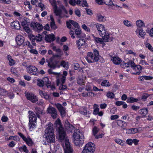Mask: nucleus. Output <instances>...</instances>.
Instances as JSON below:
<instances>
[{
    "label": "nucleus",
    "mask_w": 153,
    "mask_h": 153,
    "mask_svg": "<svg viewBox=\"0 0 153 153\" xmlns=\"http://www.w3.org/2000/svg\"><path fill=\"white\" fill-rule=\"evenodd\" d=\"M140 100L139 98H136L133 97H128L127 98V102L128 103H133L134 102H137Z\"/></svg>",
    "instance_id": "f704fd0d"
},
{
    "label": "nucleus",
    "mask_w": 153,
    "mask_h": 153,
    "mask_svg": "<svg viewBox=\"0 0 153 153\" xmlns=\"http://www.w3.org/2000/svg\"><path fill=\"white\" fill-rule=\"evenodd\" d=\"M74 145L79 147L82 146L84 142V136L82 133L78 129H75L72 135Z\"/></svg>",
    "instance_id": "7ed1b4c3"
},
{
    "label": "nucleus",
    "mask_w": 153,
    "mask_h": 153,
    "mask_svg": "<svg viewBox=\"0 0 153 153\" xmlns=\"http://www.w3.org/2000/svg\"><path fill=\"white\" fill-rule=\"evenodd\" d=\"M54 125L59 133V140L62 143L65 153H73V150L70 146L69 139L66 136V133L62 127L59 119H58L56 120Z\"/></svg>",
    "instance_id": "f257e3e1"
},
{
    "label": "nucleus",
    "mask_w": 153,
    "mask_h": 153,
    "mask_svg": "<svg viewBox=\"0 0 153 153\" xmlns=\"http://www.w3.org/2000/svg\"><path fill=\"white\" fill-rule=\"evenodd\" d=\"M125 52L126 54H132L135 56H136V53L131 50L126 49L125 50Z\"/></svg>",
    "instance_id": "49530a36"
},
{
    "label": "nucleus",
    "mask_w": 153,
    "mask_h": 153,
    "mask_svg": "<svg viewBox=\"0 0 153 153\" xmlns=\"http://www.w3.org/2000/svg\"><path fill=\"white\" fill-rule=\"evenodd\" d=\"M135 24L136 26L138 27L141 28L145 26V23L144 22L140 19H139L136 21Z\"/></svg>",
    "instance_id": "2f4dec72"
},
{
    "label": "nucleus",
    "mask_w": 153,
    "mask_h": 153,
    "mask_svg": "<svg viewBox=\"0 0 153 153\" xmlns=\"http://www.w3.org/2000/svg\"><path fill=\"white\" fill-rule=\"evenodd\" d=\"M47 62L48 63V66L50 68L54 69L56 68H59L60 67V65L58 64L57 62L54 63L53 62V58H51L48 60H46Z\"/></svg>",
    "instance_id": "f8f14e48"
},
{
    "label": "nucleus",
    "mask_w": 153,
    "mask_h": 153,
    "mask_svg": "<svg viewBox=\"0 0 153 153\" xmlns=\"http://www.w3.org/2000/svg\"><path fill=\"white\" fill-rule=\"evenodd\" d=\"M131 62H133V61L129 60L128 62L126 63L123 62L121 63L120 66L122 68H124L129 67L130 65H131Z\"/></svg>",
    "instance_id": "c9c22d12"
},
{
    "label": "nucleus",
    "mask_w": 153,
    "mask_h": 153,
    "mask_svg": "<svg viewBox=\"0 0 153 153\" xmlns=\"http://www.w3.org/2000/svg\"><path fill=\"white\" fill-rule=\"evenodd\" d=\"M49 1L53 7L54 13L56 16H61L62 12H64L65 13H67V11L63 6L61 7V9H58L56 5V1L55 0H49Z\"/></svg>",
    "instance_id": "0eeeda50"
},
{
    "label": "nucleus",
    "mask_w": 153,
    "mask_h": 153,
    "mask_svg": "<svg viewBox=\"0 0 153 153\" xmlns=\"http://www.w3.org/2000/svg\"><path fill=\"white\" fill-rule=\"evenodd\" d=\"M67 74L68 73L66 71H63L62 76L59 75V76L57 77L56 84L58 85L59 83H64L65 82L66 77Z\"/></svg>",
    "instance_id": "9b49d317"
},
{
    "label": "nucleus",
    "mask_w": 153,
    "mask_h": 153,
    "mask_svg": "<svg viewBox=\"0 0 153 153\" xmlns=\"http://www.w3.org/2000/svg\"><path fill=\"white\" fill-rule=\"evenodd\" d=\"M104 36H102L104 42H109L112 41L113 37L111 36L110 33L106 31L104 33Z\"/></svg>",
    "instance_id": "dca6fc26"
},
{
    "label": "nucleus",
    "mask_w": 153,
    "mask_h": 153,
    "mask_svg": "<svg viewBox=\"0 0 153 153\" xmlns=\"http://www.w3.org/2000/svg\"><path fill=\"white\" fill-rule=\"evenodd\" d=\"M68 49L69 48L67 45H63V50L64 51L66 56H68L69 55L68 53L67 52Z\"/></svg>",
    "instance_id": "de8ad7c7"
},
{
    "label": "nucleus",
    "mask_w": 153,
    "mask_h": 153,
    "mask_svg": "<svg viewBox=\"0 0 153 153\" xmlns=\"http://www.w3.org/2000/svg\"><path fill=\"white\" fill-rule=\"evenodd\" d=\"M145 45L146 47L148 48L149 50L152 52H153V48L152 47L150 44L149 43H146L145 44Z\"/></svg>",
    "instance_id": "680f3d73"
},
{
    "label": "nucleus",
    "mask_w": 153,
    "mask_h": 153,
    "mask_svg": "<svg viewBox=\"0 0 153 153\" xmlns=\"http://www.w3.org/2000/svg\"><path fill=\"white\" fill-rule=\"evenodd\" d=\"M7 94V92L4 89L0 87V95L5 96Z\"/></svg>",
    "instance_id": "6e6d98bb"
},
{
    "label": "nucleus",
    "mask_w": 153,
    "mask_h": 153,
    "mask_svg": "<svg viewBox=\"0 0 153 153\" xmlns=\"http://www.w3.org/2000/svg\"><path fill=\"white\" fill-rule=\"evenodd\" d=\"M63 84V83H59L58 85L57 84V85H59L60 84H61V85L59 87V89L60 90H64L67 88L66 86L65 85H63L62 84Z\"/></svg>",
    "instance_id": "052dcab7"
},
{
    "label": "nucleus",
    "mask_w": 153,
    "mask_h": 153,
    "mask_svg": "<svg viewBox=\"0 0 153 153\" xmlns=\"http://www.w3.org/2000/svg\"><path fill=\"white\" fill-rule=\"evenodd\" d=\"M107 97L110 98H113L114 97V95L113 93L111 92H108L106 94Z\"/></svg>",
    "instance_id": "13d9d810"
},
{
    "label": "nucleus",
    "mask_w": 153,
    "mask_h": 153,
    "mask_svg": "<svg viewBox=\"0 0 153 153\" xmlns=\"http://www.w3.org/2000/svg\"><path fill=\"white\" fill-rule=\"evenodd\" d=\"M96 28L98 32L99 35L101 36H102L107 31L104 25L100 23H97L95 25Z\"/></svg>",
    "instance_id": "1a4fd4ad"
},
{
    "label": "nucleus",
    "mask_w": 153,
    "mask_h": 153,
    "mask_svg": "<svg viewBox=\"0 0 153 153\" xmlns=\"http://www.w3.org/2000/svg\"><path fill=\"white\" fill-rule=\"evenodd\" d=\"M82 28L85 31L88 32H90V29L89 27H87L85 24H83L82 25Z\"/></svg>",
    "instance_id": "8fccbe9b"
},
{
    "label": "nucleus",
    "mask_w": 153,
    "mask_h": 153,
    "mask_svg": "<svg viewBox=\"0 0 153 153\" xmlns=\"http://www.w3.org/2000/svg\"><path fill=\"white\" fill-rule=\"evenodd\" d=\"M19 150L21 152H24L25 153H28V151L25 145L19 148Z\"/></svg>",
    "instance_id": "37998d69"
},
{
    "label": "nucleus",
    "mask_w": 153,
    "mask_h": 153,
    "mask_svg": "<svg viewBox=\"0 0 153 153\" xmlns=\"http://www.w3.org/2000/svg\"><path fill=\"white\" fill-rule=\"evenodd\" d=\"M117 125L121 127L122 130H125L126 129V127L127 126L126 122L121 120H118L117 121Z\"/></svg>",
    "instance_id": "aec40b11"
},
{
    "label": "nucleus",
    "mask_w": 153,
    "mask_h": 153,
    "mask_svg": "<svg viewBox=\"0 0 153 153\" xmlns=\"http://www.w3.org/2000/svg\"><path fill=\"white\" fill-rule=\"evenodd\" d=\"M85 41L84 39H80L76 41V45L79 48L84 45Z\"/></svg>",
    "instance_id": "4c0bfd02"
},
{
    "label": "nucleus",
    "mask_w": 153,
    "mask_h": 153,
    "mask_svg": "<svg viewBox=\"0 0 153 153\" xmlns=\"http://www.w3.org/2000/svg\"><path fill=\"white\" fill-rule=\"evenodd\" d=\"M44 84H46V86L48 88H51V90H53L55 89L54 86L51 84V82L48 81V78L47 77H45L42 79Z\"/></svg>",
    "instance_id": "a211bd4d"
},
{
    "label": "nucleus",
    "mask_w": 153,
    "mask_h": 153,
    "mask_svg": "<svg viewBox=\"0 0 153 153\" xmlns=\"http://www.w3.org/2000/svg\"><path fill=\"white\" fill-rule=\"evenodd\" d=\"M28 19L27 18L24 19L21 22V25L23 27L28 25Z\"/></svg>",
    "instance_id": "864d4df0"
},
{
    "label": "nucleus",
    "mask_w": 153,
    "mask_h": 153,
    "mask_svg": "<svg viewBox=\"0 0 153 153\" xmlns=\"http://www.w3.org/2000/svg\"><path fill=\"white\" fill-rule=\"evenodd\" d=\"M95 148V145L93 143L88 142L83 147L81 153H94Z\"/></svg>",
    "instance_id": "423d86ee"
},
{
    "label": "nucleus",
    "mask_w": 153,
    "mask_h": 153,
    "mask_svg": "<svg viewBox=\"0 0 153 153\" xmlns=\"http://www.w3.org/2000/svg\"><path fill=\"white\" fill-rule=\"evenodd\" d=\"M111 60L114 64L117 65L120 64L122 62L121 59L118 56H111Z\"/></svg>",
    "instance_id": "393cba45"
},
{
    "label": "nucleus",
    "mask_w": 153,
    "mask_h": 153,
    "mask_svg": "<svg viewBox=\"0 0 153 153\" xmlns=\"http://www.w3.org/2000/svg\"><path fill=\"white\" fill-rule=\"evenodd\" d=\"M71 24L74 26V27L76 29H78L80 28V27L78 24L76 22L72 20H70Z\"/></svg>",
    "instance_id": "5fc2aeb1"
},
{
    "label": "nucleus",
    "mask_w": 153,
    "mask_h": 153,
    "mask_svg": "<svg viewBox=\"0 0 153 153\" xmlns=\"http://www.w3.org/2000/svg\"><path fill=\"white\" fill-rule=\"evenodd\" d=\"M40 112H41V111L36 113L35 114L30 111H28L29 114V121L28 126L29 129L30 131H32L33 128L36 127L37 117L39 118V114Z\"/></svg>",
    "instance_id": "20e7f679"
},
{
    "label": "nucleus",
    "mask_w": 153,
    "mask_h": 153,
    "mask_svg": "<svg viewBox=\"0 0 153 153\" xmlns=\"http://www.w3.org/2000/svg\"><path fill=\"white\" fill-rule=\"evenodd\" d=\"M39 92L40 95L42 97L44 98L46 100L49 99V96L46 92L40 90H39Z\"/></svg>",
    "instance_id": "72a5a7b5"
},
{
    "label": "nucleus",
    "mask_w": 153,
    "mask_h": 153,
    "mask_svg": "<svg viewBox=\"0 0 153 153\" xmlns=\"http://www.w3.org/2000/svg\"><path fill=\"white\" fill-rule=\"evenodd\" d=\"M131 67L134 71V72H132V74L136 75H139L142 72V68L140 65H136L134 62H131Z\"/></svg>",
    "instance_id": "6e6552de"
},
{
    "label": "nucleus",
    "mask_w": 153,
    "mask_h": 153,
    "mask_svg": "<svg viewBox=\"0 0 153 153\" xmlns=\"http://www.w3.org/2000/svg\"><path fill=\"white\" fill-rule=\"evenodd\" d=\"M148 110L147 108H143L139 110V114L141 115V117L145 118L148 113Z\"/></svg>",
    "instance_id": "5701e85b"
},
{
    "label": "nucleus",
    "mask_w": 153,
    "mask_h": 153,
    "mask_svg": "<svg viewBox=\"0 0 153 153\" xmlns=\"http://www.w3.org/2000/svg\"><path fill=\"white\" fill-rule=\"evenodd\" d=\"M94 39L95 42L99 44H102L104 43V41L102 39L98 37H96L94 36Z\"/></svg>",
    "instance_id": "79ce46f5"
},
{
    "label": "nucleus",
    "mask_w": 153,
    "mask_h": 153,
    "mask_svg": "<svg viewBox=\"0 0 153 153\" xmlns=\"http://www.w3.org/2000/svg\"><path fill=\"white\" fill-rule=\"evenodd\" d=\"M140 107L139 106H137L135 105H133L131 106V109L133 110L136 111L140 109Z\"/></svg>",
    "instance_id": "338daca9"
},
{
    "label": "nucleus",
    "mask_w": 153,
    "mask_h": 153,
    "mask_svg": "<svg viewBox=\"0 0 153 153\" xmlns=\"http://www.w3.org/2000/svg\"><path fill=\"white\" fill-rule=\"evenodd\" d=\"M38 6L41 8V11H42L45 9V7L44 4L41 3H39L38 4Z\"/></svg>",
    "instance_id": "0e129e2a"
},
{
    "label": "nucleus",
    "mask_w": 153,
    "mask_h": 153,
    "mask_svg": "<svg viewBox=\"0 0 153 153\" xmlns=\"http://www.w3.org/2000/svg\"><path fill=\"white\" fill-rule=\"evenodd\" d=\"M80 113L82 114L85 115L86 117H89L90 115V113L88 111H87L85 110H84L83 111H81Z\"/></svg>",
    "instance_id": "3c124183"
},
{
    "label": "nucleus",
    "mask_w": 153,
    "mask_h": 153,
    "mask_svg": "<svg viewBox=\"0 0 153 153\" xmlns=\"http://www.w3.org/2000/svg\"><path fill=\"white\" fill-rule=\"evenodd\" d=\"M18 134L28 146H30L32 145L33 144V141L29 137H26L23 134L19 132L18 133Z\"/></svg>",
    "instance_id": "ddd939ff"
},
{
    "label": "nucleus",
    "mask_w": 153,
    "mask_h": 153,
    "mask_svg": "<svg viewBox=\"0 0 153 153\" xmlns=\"http://www.w3.org/2000/svg\"><path fill=\"white\" fill-rule=\"evenodd\" d=\"M97 20L99 22H104L106 20V17L101 15L100 14H97L96 16Z\"/></svg>",
    "instance_id": "473e14b6"
},
{
    "label": "nucleus",
    "mask_w": 153,
    "mask_h": 153,
    "mask_svg": "<svg viewBox=\"0 0 153 153\" xmlns=\"http://www.w3.org/2000/svg\"><path fill=\"white\" fill-rule=\"evenodd\" d=\"M59 65H60V67H62L66 70L68 69L69 66V62L67 61H65L64 60L61 61Z\"/></svg>",
    "instance_id": "7c9ffc66"
},
{
    "label": "nucleus",
    "mask_w": 153,
    "mask_h": 153,
    "mask_svg": "<svg viewBox=\"0 0 153 153\" xmlns=\"http://www.w3.org/2000/svg\"><path fill=\"white\" fill-rule=\"evenodd\" d=\"M16 41L18 45H21L24 42L25 38L21 35H18L16 38Z\"/></svg>",
    "instance_id": "6ab92c4d"
},
{
    "label": "nucleus",
    "mask_w": 153,
    "mask_h": 153,
    "mask_svg": "<svg viewBox=\"0 0 153 153\" xmlns=\"http://www.w3.org/2000/svg\"><path fill=\"white\" fill-rule=\"evenodd\" d=\"M114 140L116 143L121 146H125L126 145V142L120 139L116 138L114 139Z\"/></svg>",
    "instance_id": "c85d7f7f"
},
{
    "label": "nucleus",
    "mask_w": 153,
    "mask_h": 153,
    "mask_svg": "<svg viewBox=\"0 0 153 153\" xmlns=\"http://www.w3.org/2000/svg\"><path fill=\"white\" fill-rule=\"evenodd\" d=\"M26 69L27 72L31 74L38 75L39 74L37 68L34 66H29Z\"/></svg>",
    "instance_id": "4468645a"
},
{
    "label": "nucleus",
    "mask_w": 153,
    "mask_h": 153,
    "mask_svg": "<svg viewBox=\"0 0 153 153\" xmlns=\"http://www.w3.org/2000/svg\"><path fill=\"white\" fill-rule=\"evenodd\" d=\"M119 117V116L117 115H111L110 119L111 120H114L117 119Z\"/></svg>",
    "instance_id": "774afa93"
},
{
    "label": "nucleus",
    "mask_w": 153,
    "mask_h": 153,
    "mask_svg": "<svg viewBox=\"0 0 153 153\" xmlns=\"http://www.w3.org/2000/svg\"><path fill=\"white\" fill-rule=\"evenodd\" d=\"M47 142L53 143L55 141L54 131L53 124L49 123L46 126L45 133L44 134Z\"/></svg>",
    "instance_id": "f03ea898"
},
{
    "label": "nucleus",
    "mask_w": 153,
    "mask_h": 153,
    "mask_svg": "<svg viewBox=\"0 0 153 153\" xmlns=\"http://www.w3.org/2000/svg\"><path fill=\"white\" fill-rule=\"evenodd\" d=\"M56 107L60 112L62 117H63L65 115V108L63 107L61 105L58 103L55 104Z\"/></svg>",
    "instance_id": "412c9836"
},
{
    "label": "nucleus",
    "mask_w": 153,
    "mask_h": 153,
    "mask_svg": "<svg viewBox=\"0 0 153 153\" xmlns=\"http://www.w3.org/2000/svg\"><path fill=\"white\" fill-rule=\"evenodd\" d=\"M139 64L142 65L146 66L148 65L149 64L144 60H141L140 61Z\"/></svg>",
    "instance_id": "e2e57ef3"
},
{
    "label": "nucleus",
    "mask_w": 153,
    "mask_h": 153,
    "mask_svg": "<svg viewBox=\"0 0 153 153\" xmlns=\"http://www.w3.org/2000/svg\"><path fill=\"white\" fill-rule=\"evenodd\" d=\"M99 131V129L96 127H94L93 129V135L95 136L98 133Z\"/></svg>",
    "instance_id": "4d7b16f0"
},
{
    "label": "nucleus",
    "mask_w": 153,
    "mask_h": 153,
    "mask_svg": "<svg viewBox=\"0 0 153 153\" xmlns=\"http://www.w3.org/2000/svg\"><path fill=\"white\" fill-rule=\"evenodd\" d=\"M43 39V36L42 35L40 34H38L36 36L35 40L37 42H39L41 41Z\"/></svg>",
    "instance_id": "603ef678"
},
{
    "label": "nucleus",
    "mask_w": 153,
    "mask_h": 153,
    "mask_svg": "<svg viewBox=\"0 0 153 153\" xmlns=\"http://www.w3.org/2000/svg\"><path fill=\"white\" fill-rule=\"evenodd\" d=\"M55 39V36L53 34L46 35L45 37V40L48 42L53 41Z\"/></svg>",
    "instance_id": "c756f323"
},
{
    "label": "nucleus",
    "mask_w": 153,
    "mask_h": 153,
    "mask_svg": "<svg viewBox=\"0 0 153 153\" xmlns=\"http://www.w3.org/2000/svg\"><path fill=\"white\" fill-rule=\"evenodd\" d=\"M25 94L27 99L32 102H35L38 100L37 97L32 93L25 92Z\"/></svg>",
    "instance_id": "9d476101"
},
{
    "label": "nucleus",
    "mask_w": 153,
    "mask_h": 153,
    "mask_svg": "<svg viewBox=\"0 0 153 153\" xmlns=\"http://www.w3.org/2000/svg\"><path fill=\"white\" fill-rule=\"evenodd\" d=\"M74 30V33L78 38H80L85 36V34L82 33L81 30L80 28L78 29H76Z\"/></svg>",
    "instance_id": "a878e982"
},
{
    "label": "nucleus",
    "mask_w": 153,
    "mask_h": 153,
    "mask_svg": "<svg viewBox=\"0 0 153 153\" xmlns=\"http://www.w3.org/2000/svg\"><path fill=\"white\" fill-rule=\"evenodd\" d=\"M104 4L108 6L113 5L117 7L122 8L120 6L114 4L111 0H103Z\"/></svg>",
    "instance_id": "cd10ccee"
},
{
    "label": "nucleus",
    "mask_w": 153,
    "mask_h": 153,
    "mask_svg": "<svg viewBox=\"0 0 153 153\" xmlns=\"http://www.w3.org/2000/svg\"><path fill=\"white\" fill-rule=\"evenodd\" d=\"M135 32L137 35H139L143 38H144V36L146 34V32L142 28H137L135 30Z\"/></svg>",
    "instance_id": "b1692460"
},
{
    "label": "nucleus",
    "mask_w": 153,
    "mask_h": 153,
    "mask_svg": "<svg viewBox=\"0 0 153 153\" xmlns=\"http://www.w3.org/2000/svg\"><path fill=\"white\" fill-rule=\"evenodd\" d=\"M52 49L53 51H55L56 53H61V50L59 48H57L56 46H54L52 47Z\"/></svg>",
    "instance_id": "bf43d9fd"
},
{
    "label": "nucleus",
    "mask_w": 153,
    "mask_h": 153,
    "mask_svg": "<svg viewBox=\"0 0 153 153\" xmlns=\"http://www.w3.org/2000/svg\"><path fill=\"white\" fill-rule=\"evenodd\" d=\"M50 19L51 20V28L54 30L56 29L57 27L55 24V22L53 17L51 15L50 16Z\"/></svg>",
    "instance_id": "ea45409f"
},
{
    "label": "nucleus",
    "mask_w": 153,
    "mask_h": 153,
    "mask_svg": "<svg viewBox=\"0 0 153 153\" xmlns=\"http://www.w3.org/2000/svg\"><path fill=\"white\" fill-rule=\"evenodd\" d=\"M47 112L51 114V116L53 119L56 118L57 116V114L56 110L54 108L50 105L48 108Z\"/></svg>",
    "instance_id": "2eb2a0df"
},
{
    "label": "nucleus",
    "mask_w": 153,
    "mask_h": 153,
    "mask_svg": "<svg viewBox=\"0 0 153 153\" xmlns=\"http://www.w3.org/2000/svg\"><path fill=\"white\" fill-rule=\"evenodd\" d=\"M10 25L12 29L15 30H19L21 27L18 21H15L11 22Z\"/></svg>",
    "instance_id": "4be33fe9"
},
{
    "label": "nucleus",
    "mask_w": 153,
    "mask_h": 153,
    "mask_svg": "<svg viewBox=\"0 0 153 153\" xmlns=\"http://www.w3.org/2000/svg\"><path fill=\"white\" fill-rule=\"evenodd\" d=\"M31 26L36 31L40 30L43 28L42 25L36 22H32L31 24Z\"/></svg>",
    "instance_id": "f3484780"
},
{
    "label": "nucleus",
    "mask_w": 153,
    "mask_h": 153,
    "mask_svg": "<svg viewBox=\"0 0 153 153\" xmlns=\"http://www.w3.org/2000/svg\"><path fill=\"white\" fill-rule=\"evenodd\" d=\"M81 3V1L80 0H70L69 1V3L72 6H75L76 4H79Z\"/></svg>",
    "instance_id": "a19ab883"
},
{
    "label": "nucleus",
    "mask_w": 153,
    "mask_h": 153,
    "mask_svg": "<svg viewBox=\"0 0 153 153\" xmlns=\"http://www.w3.org/2000/svg\"><path fill=\"white\" fill-rule=\"evenodd\" d=\"M45 84L42 79H37V85L39 87H42Z\"/></svg>",
    "instance_id": "a18cd8bd"
},
{
    "label": "nucleus",
    "mask_w": 153,
    "mask_h": 153,
    "mask_svg": "<svg viewBox=\"0 0 153 153\" xmlns=\"http://www.w3.org/2000/svg\"><path fill=\"white\" fill-rule=\"evenodd\" d=\"M94 55L91 52H88L85 59L87 62L89 63L97 62L99 59V55L98 51L96 50H94Z\"/></svg>",
    "instance_id": "39448f33"
},
{
    "label": "nucleus",
    "mask_w": 153,
    "mask_h": 153,
    "mask_svg": "<svg viewBox=\"0 0 153 153\" xmlns=\"http://www.w3.org/2000/svg\"><path fill=\"white\" fill-rule=\"evenodd\" d=\"M146 31V33H149L150 36L153 37V27L150 29H147Z\"/></svg>",
    "instance_id": "09e8293b"
},
{
    "label": "nucleus",
    "mask_w": 153,
    "mask_h": 153,
    "mask_svg": "<svg viewBox=\"0 0 153 153\" xmlns=\"http://www.w3.org/2000/svg\"><path fill=\"white\" fill-rule=\"evenodd\" d=\"M65 129L67 131L70 132H71L74 128V127L72 125H71L68 120L65 121Z\"/></svg>",
    "instance_id": "bb28decb"
},
{
    "label": "nucleus",
    "mask_w": 153,
    "mask_h": 153,
    "mask_svg": "<svg viewBox=\"0 0 153 153\" xmlns=\"http://www.w3.org/2000/svg\"><path fill=\"white\" fill-rule=\"evenodd\" d=\"M123 23L124 25L127 27H133V24L132 22L128 20H124Z\"/></svg>",
    "instance_id": "e433bc0d"
},
{
    "label": "nucleus",
    "mask_w": 153,
    "mask_h": 153,
    "mask_svg": "<svg viewBox=\"0 0 153 153\" xmlns=\"http://www.w3.org/2000/svg\"><path fill=\"white\" fill-rule=\"evenodd\" d=\"M101 85L103 86L108 87L110 86V84L107 80H104L101 83Z\"/></svg>",
    "instance_id": "c03bdc74"
},
{
    "label": "nucleus",
    "mask_w": 153,
    "mask_h": 153,
    "mask_svg": "<svg viewBox=\"0 0 153 153\" xmlns=\"http://www.w3.org/2000/svg\"><path fill=\"white\" fill-rule=\"evenodd\" d=\"M86 11L87 13L90 16H91L93 14V13L92 10L89 9L88 8H86Z\"/></svg>",
    "instance_id": "69168bd1"
},
{
    "label": "nucleus",
    "mask_w": 153,
    "mask_h": 153,
    "mask_svg": "<svg viewBox=\"0 0 153 153\" xmlns=\"http://www.w3.org/2000/svg\"><path fill=\"white\" fill-rule=\"evenodd\" d=\"M7 59L9 61V64L10 66L13 65L15 64V61L12 58L11 56L7 55Z\"/></svg>",
    "instance_id": "58836bf2"
}]
</instances>
